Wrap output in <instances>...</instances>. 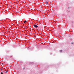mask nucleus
Instances as JSON below:
<instances>
[{"mask_svg": "<svg viewBox=\"0 0 74 74\" xmlns=\"http://www.w3.org/2000/svg\"><path fill=\"white\" fill-rule=\"evenodd\" d=\"M8 16H12V13L9 14H8Z\"/></svg>", "mask_w": 74, "mask_h": 74, "instance_id": "f257e3e1", "label": "nucleus"}, {"mask_svg": "<svg viewBox=\"0 0 74 74\" xmlns=\"http://www.w3.org/2000/svg\"><path fill=\"white\" fill-rule=\"evenodd\" d=\"M34 27H36V28H37V27H38V26L36 25H34Z\"/></svg>", "mask_w": 74, "mask_h": 74, "instance_id": "f03ea898", "label": "nucleus"}, {"mask_svg": "<svg viewBox=\"0 0 74 74\" xmlns=\"http://www.w3.org/2000/svg\"><path fill=\"white\" fill-rule=\"evenodd\" d=\"M8 74V70L7 71H5V74Z\"/></svg>", "mask_w": 74, "mask_h": 74, "instance_id": "7ed1b4c3", "label": "nucleus"}, {"mask_svg": "<svg viewBox=\"0 0 74 74\" xmlns=\"http://www.w3.org/2000/svg\"><path fill=\"white\" fill-rule=\"evenodd\" d=\"M45 3H46V4H47V5L48 4V1L45 2Z\"/></svg>", "mask_w": 74, "mask_h": 74, "instance_id": "20e7f679", "label": "nucleus"}, {"mask_svg": "<svg viewBox=\"0 0 74 74\" xmlns=\"http://www.w3.org/2000/svg\"><path fill=\"white\" fill-rule=\"evenodd\" d=\"M25 12H29V11H28V10H25Z\"/></svg>", "mask_w": 74, "mask_h": 74, "instance_id": "39448f33", "label": "nucleus"}, {"mask_svg": "<svg viewBox=\"0 0 74 74\" xmlns=\"http://www.w3.org/2000/svg\"><path fill=\"white\" fill-rule=\"evenodd\" d=\"M24 23H26V21H24Z\"/></svg>", "mask_w": 74, "mask_h": 74, "instance_id": "423d86ee", "label": "nucleus"}, {"mask_svg": "<svg viewBox=\"0 0 74 74\" xmlns=\"http://www.w3.org/2000/svg\"><path fill=\"white\" fill-rule=\"evenodd\" d=\"M10 11H14V10H10Z\"/></svg>", "mask_w": 74, "mask_h": 74, "instance_id": "0eeeda50", "label": "nucleus"}, {"mask_svg": "<svg viewBox=\"0 0 74 74\" xmlns=\"http://www.w3.org/2000/svg\"><path fill=\"white\" fill-rule=\"evenodd\" d=\"M40 10H42V7H41L40 8Z\"/></svg>", "mask_w": 74, "mask_h": 74, "instance_id": "6e6552de", "label": "nucleus"}, {"mask_svg": "<svg viewBox=\"0 0 74 74\" xmlns=\"http://www.w3.org/2000/svg\"><path fill=\"white\" fill-rule=\"evenodd\" d=\"M25 27H23V29H24V28H25Z\"/></svg>", "mask_w": 74, "mask_h": 74, "instance_id": "1a4fd4ad", "label": "nucleus"}, {"mask_svg": "<svg viewBox=\"0 0 74 74\" xmlns=\"http://www.w3.org/2000/svg\"><path fill=\"white\" fill-rule=\"evenodd\" d=\"M23 10V11H25V10Z\"/></svg>", "mask_w": 74, "mask_h": 74, "instance_id": "9d476101", "label": "nucleus"}, {"mask_svg": "<svg viewBox=\"0 0 74 74\" xmlns=\"http://www.w3.org/2000/svg\"><path fill=\"white\" fill-rule=\"evenodd\" d=\"M73 44V42L71 43V44Z\"/></svg>", "mask_w": 74, "mask_h": 74, "instance_id": "9b49d317", "label": "nucleus"}, {"mask_svg": "<svg viewBox=\"0 0 74 74\" xmlns=\"http://www.w3.org/2000/svg\"><path fill=\"white\" fill-rule=\"evenodd\" d=\"M33 9H34V10H35V9H34V7H33Z\"/></svg>", "mask_w": 74, "mask_h": 74, "instance_id": "f8f14e48", "label": "nucleus"}, {"mask_svg": "<svg viewBox=\"0 0 74 74\" xmlns=\"http://www.w3.org/2000/svg\"><path fill=\"white\" fill-rule=\"evenodd\" d=\"M1 71H2V69H1Z\"/></svg>", "mask_w": 74, "mask_h": 74, "instance_id": "ddd939ff", "label": "nucleus"}, {"mask_svg": "<svg viewBox=\"0 0 74 74\" xmlns=\"http://www.w3.org/2000/svg\"><path fill=\"white\" fill-rule=\"evenodd\" d=\"M25 29H27V28H26V27H25Z\"/></svg>", "mask_w": 74, "mask_h": 74, "instance_id": "4468645a", "label": "nucleus"}, {"mask_svg": "<svg viewBox=\"0 0 74 74\" xmlns=\"http://www.w3.org/2000/svg\"><path fill=\"white\" fill-rule=\"evenodd\" d=\"M3 74V72H1V74Z\"/></svg>", "mask_w": 74, "mask_h": 74, "instance_id": "2eb2a0df", "label": "nucleus"}, {"mask_svg": "<svg viewBox=\"0 0 74 74\" xmlns=\"http://www.w3.org/2000/svg\"><path fill=\"white\" fill-rule=\"evenodd\" d=\"M34 37H36V36H34Z\"/></svg>", "mask_w": 74, "mask_h": 74, "instance_id": "dca6fc26", "label": "nucleus"}, {"mask_svg": "<svg viewBox=\"0 0 74 74\" xmlns=\"http://www.w3.org/2000/svg\"><path fill=\"white\" fill-rule=\"evenodd\" d=\"M30 10H32V8L30 9Z\"/></svg>", "mask_w": 74, "mask_h": 74, "instance_id": "f3484780", "label": "nucleus"}, {"mask_svg": "<svg viewBox=\"0 0 74 74\" xmlns=\"http://www.w3.org/2000/svg\"><path fill=\"white\" fill-rule=\"evenodd\" d=\"M2 64H3V63H2Z\"/></svg>", "mask_w": 74, "mask_h": 74, "instance_id": "a211bd4d", "label": "nucleus"}, {"mask_svg": "<svg viewBox=\"0 0 74 74\" xmlns=\"http://www.w3.org/2000/svg\"><path fill=\"white\" fill-rule=\"evenodd\" d=\"M1 8H0V9H1Z\"/></svg>", "mask_w": 74, "mask_h": 74, "instance_id": "6ab92c4d", "label": "nucleus"}, {"mask_svg": "<svg viewBox=\"0 0 74 74\" xmlns=\"http://www.w3.org/2000/svg\"><path fill=\"white\" fill-rule=\"evenodd\" d=\"M6 74H7V73H6Z\"/></svg>", "mask_w": 74, "mask_h": 74, "instance_id": "aec40b11", "label": "nucleus"}]
</instances>
